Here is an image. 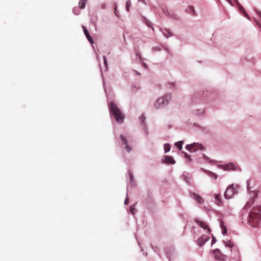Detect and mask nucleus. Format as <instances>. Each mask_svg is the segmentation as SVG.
<instances>
[{
	"mask_svg": "<svg viewBox=\"0 0 261 261\" xmlns=\"http://www.w3.org/2000/svg\"><path fill=\"white\" fill-rule=\"evenodd\" d=\"M261 207L260 206L254 207L249 214L248 222L253 227L258 225L261 219Z\"/></svg>",
	"mask_w": 261,
	"mask_h": 261,
	"instance_id": "1",
	"label": "nucleus"
},
{
	"mask_svg": "<svg viewBox=\"0 0 261 261\" xmlns=\"http://www.w3.org/2000/svg\"><path fill=\"white\" fill-rule=\"evenodd\" d=\"M110 108L111 112L115 117L117 122L118 123L123 122L124 116L116 105L114 102H111L110 104Z\"/></svg>",
	"mask_w": 261,
	"mask_h": 261,
	"instance_id": "2",
	"label": "nucleus"
},
{
	"mask_svg": "<svg viewBox=\"0 0 261 261\" xmlns=\"http://www.w3.org/2000/svg\"><path fill=\"white\" fill-rule=\"evenodd\" d=\"M170 95H165L163 97H159L154 103V107L156 109H160L161 107L166 106L171 99Z\"/></svg>",
	"mask_w": 261,
	"mask_h": 261,
	"instance_id": "3",
	"label": "nucleus"
},
{
	"mask_svg": "<svg viewBox=\"0 0 261 261\" xmlns=\"http://www.w3.org/2000/svg\"><path fill=\"white\" fill-rule=\"evenodd\" d=\"M186 148L191 152H195L198 149L202 150L203 149L202 145L198 143H194L192 144L187 145Z\"/></svg>",
	"mask_w": 261,
	"mask_h": 261,
	"instance_id": "4",
	"label": "nucleus"
},
{
	"mask_svg": "<svg viewBox=\"0 0 261 261\" xmlns=\"http://www.w3.org/2000/svg\"><path fill=\"white\" fill-rule=\"evenodd\" d=\"M234 193L235 189L232 186H230L226 189L224 193V196L227 199H230L232 197Z\"/></svg>",
	"mask_w": 261,
	"mask_h": 261,
	"instance_id": "5",
	"label": "nucleus"
},
{
	"mask_svg": "<svg viewBox=\"0 0 261 261\" xmlns=\"http://www.w3.org/2000/svg\"><path fill=\"white\" fill-rule=\"evenodd\" d=\"M162 162L169 164H174L175 163V160L171 156H165L162 160Z\"/></svg>",
	"mask_w": 261,
	"mask_h": 261,
	"instance_id": "6",
	"label": "nucleus"
},
{
	"mask_svg": "<svg viewBox=\"0 0 261 261\" xmlns=\"http://www.w3.org/2000/svg\"><path fill=\"white\" fill-rule=\"evenodd\" d=\"M214 254L216 259L224 260L226 258L225 255L222 254L219 250L215 251Z\"/></svg>",
	"mask_w": 261,
	"mask_h": 261,
	"instance_id": "7",
	"label": "nucleus"
},
{
	"mask_svg": "<svg viewBox=\"0 0 261 261\" xmlns=\"http://www.w3.org/2000/svg\"><path fill=\"white\" fill-rule=\"evenodd\" d=\"M209 239V237L205 235H203L200 238H199L198 239L197 243L199 246H201L205 243V242H206Z\"/></svg>",
	"mask_w": 261,
	"mask_h": 261,
	"instance_id": "8",
	"label": "nucleus"
},
{
	"mask_svg": "<svg viewBox=\"0 0 261 261\" xmlns=\"http://www.w3.org/2000/svg\"><path fill=\"white\" fill-rule=\"evenodd\" d=\"M195 222L199 224L200 227L203 229H207V232H210V229L208 227L207 225L205 223V222L201 221L199 219H195Z\"/></svg>",
	"mask_w": 261,
	"mask_h": 261,
	"instance_id": "9",
	"label": "nucleus"
},
{
	"mask_svg": "<svg viewBox=\"0 0 261 261\" xmlns=\"http://www.w3.org/2000/svg\"><path fill=\"white\" fill-rule=\"evenodd\" d=\"M120 138L122 141V143L125 145V149L127 151L129 152L131 150V148L128 145L127 141L126 138L123 135H120Z\"/></svg>",
	"mask_w": 261,
	"mask_h": 261,
	"instance_id": "10",
	"label": "nucleus"
},
{
	"mask_svg": "<svg viewBox=\"0 0 261 261\" xmlns=\"http://www.w3.org/2000/svg\"><path fill=\"white\" fill-rule=\"evenodd\" d=\"M82 28L83 29V31H84V34L85 35V36H86L87 39L88 40V41L90 42V43L91 44H93L94 43V41L93 40V39L92 38V37L90 36L88 31L87 30V29H86V28L84 26H82Z\"/></svg>",
	"mask_w": 261,
	"mask_h": 261,
	"instance_id": "11",
	"label": "nucleus"
},
{
	"mask_svg": "<svg viewBox=\"0 0 261 261\" xmlns=\"http://www.w3.org/2000/svg\"><path fill=\"white\" fill-rule=\"evenodd\" d=\"M192 196L193 198L197 200L199 203H202L203 202V199L201 197L200 195L195 193L192 194Z\"/></svg>",
	"mask_w": 261,
	"mask_h": 261,
	"instance_id": "12",
	"label": "nucleus"
},
{
	"mask_svg": "<svg viewBox=\"0 0 261 261\" xmlns=\"http://www.w3.org/2000/svg\"><path fill=\"white\" fill-rule=\"evenodd\" d=\"M215 201L218 205H221L222 204V202L220 199V196L219 194L215 195Z\"/></svg>",
	"mask_w": 261,
	"mask_h": 261,
	"instance_id": "13",
	"label": "nucleus"
},
{
	"mask_svg": "<svg viewBox=\"0 0 261 261\" xmlns=\"http://www.w3.org/2000/svg\"><path fill=\"white\" fill-rule=\"evenodd\" d=\"M235 166L233 164L229 163L225 165L224 169L228 170H235Z\"/></svg>",
	"mask_w": 261,
	"mask_h": 261,
	"instance_id": "14",
	"label": "nucleus"
},
{
	"mask_svg": "<svg viewBox=\"0 0 261 261\" xmlns=\"http://www.w3.org/2000/svg\"><path fill=\"white\" fill-rule=\"evenodd\" d=\"M87 0H80L79 3V7L81 9H84L85 7Z\"/></svg>",
	"mask_w": 261,
	"mask_h": 261,
	"instance_id": "15",
	"label": "nucleus"
},
{
	"mask_svg": "<svg viewBox=\"0 0 261 261\" xmlns=\"http://www.w3.org/2000/svg\"><path fill=\"white\" fill-rule=\"evenodd\" d=\"M182 143H183L182 141H178L175 143V145L177 146V147L178 148V149L179 150H181L182 149Z\"/></svg>",
	"mask_w": 261,
	"mask_h": 261,
	"instance_id": "16",
	"label": "nucleus"
},
{
	"mask_svg": "<svg viewBox=\"0 0 261 261\" xmlns=\"http://www.w3.org/2000/svg\"><path fill=\"white\" fill-rule=\"evenodd\" d=\"M170 148H171V146L169 144H165L164 145L165 152L166 153V152H169L170 150Z\"/></svg>",
	"mask_w": 261,
	"mask_h": 261,
	"instance_id": "17",
	"label": "nucleus"
},
{
	"mask_svg": "<svg viewBox=\"0 0 261 261\" xmlns=\"http://www.w3.org/2000/svg\"><path fill=\"white\" fill-rule=\"evenodd\" d=\"M225 246L229 248H232L233 246V244L230 241L225 242Z\"/></svg>",
	"mask_w": 261,
	"mask_h": 261,
	"instance_id": "18",
	"label": "nucleus"
},
{
	"mask_svg": "<svg viewBox=\"0 0 261 261\" xmlns=\"http://www.w3.org/2000/svg\"><path fill=\"white\" fill-rule=\"evenodd\" d=\"M239 9H240V10L244 14V16L246 17H248L247 14L246 12L245 11V10L244 9V8L242 6H241L239 7Z\"/></svg>",
	"mask_w": 261,
	"mask_h": 261,
	"instance_id": "19",
	"label": "nucleus"
},
{
	"mask_svg": "<svg viewBox=\"0 0 261 261\" xmlns=\"http://www.w3.org/2000/svg\"><path fill=\"white\" fill-rule=\"evenodd\" d=\"M221 227H222V232L223 234H225L227 233V228L225 226H224L223 225V223L221 224Z\"/></svg>",
	"mask_w": 261,
	"mask_h": 261,
	"instance_id": "20",
	"label": "nucleus"
},
{
	"mask_svg": "<svg viewBox=\"0 0 261 261\" xmlns=\"http://www.w3.org/2000/svg\"><path fill=\"white\" fill-rule=\"evenodd\" d=\"M188 10L190 12V13H192L193 15L195 14V11L193 7L190 6L188 8Z\"/></svg>",
	"mask_w": 261,
	"mask_h": 261,
	"instance_id": "21",
	"label": "nucleus"
},
{
	"mask_svg": "<svg viewBox=\"0 0 261 261\" xmlns=\"http://www.w3.org/2000/svg\"><path fill=\"white\" fill-rule=\"evenodd\" d=\"M130 5H131L130 1H126V10H127V11H129V8L130 6Z\"/></svg>",
	"mask_w": 261,
	"mask_h": 261,
	"instance_id": "22",
	"label": "nucleus"
},
{
	"mask_svg": "<svg viewBox=\"0 0 261 261\" xmlns=\"http://www.w3.org/2000/svg\"><path fill=\"white\" fill-rule=\"evenodd\" d=\"M140 120L142 122V125H144V121L145 119V117L144 115H141V117H139Z\"/></svg>",
	"mask_w": 261,
	"mask_h": 261,
	"instance_id": "23",
	"label": "nucleus"
},
{
	"mask_svg": "<svg viewBox=\"0 0 261 261\" xmlns=\"http://www.w3.org/2000/svg\"><path fill=\"white\" fill-rule=\"evenodd\" d=\"M135 211V208H134V206H130L129 211L131 212L132 214H134Z\"/></svg>",
	"mask_w": 261,
	"mask_h": 261,
	"instance_id": "24",
	"label": "nucleus"
},
{
	"mask_svg": "<svg viewBox=\"0 0 261 261\" xmlns=\"http://www.w3.org/2000/svg\"><path fill=\"white\" fill-rule=\"evenodd\" d=\"M252 204V201H251V202L249 201L245 205V208H247L248 207H250Z\"/></svg>",
	"mask_w": 261,
	"mask_h": 261,
	"instance_id": "25",
	"label": "nucleus"
},
{
	"mask_svg": "<svg viewBox=\"0 0 261 261\" xmlns=\"http://www.w3.org/2000/svg\"><path fill=\"white\" fill-rule=\"evenodd\" d=\"M184 154H185V156L186 158H187V159H190V156L186 152H184Z\"/></svg>",
	"mask_w": 261,
	"mask_h": 261,
	"instance_id": "26",
	"label": "nucleus"
},
{
	"mask_svg": "<svg viewBox=\"0 0 261 261\" xmlns=\"http://www.w3.org/2000/svg\"><path fill=\"white\" fill-rule=\"evenodd\" d=\"M128 203V198L127 197H126L124 201V204L126 205Z\"/></svg>",
	"mask_w": 261,
	"mask_h": 261,
	"instance_id": "27",
	"label": "nucleus"
},
{
	"mask_svg": "<svg viewBox=\"0 0 261 261\" xmlns=\"http://www.w3.org/2000/svg\"><path fill=\"white\" fill-rule=\"evenodd\" d=\"M103 60H104V63L106 65V66H107V59L106 57H103Z\"/></svg>",
	"mask_w": 261,
	"mask_h": 261,
	"instance_id": "28",
	"label": "nucleus"
},
{
	"mask_svg": "<svg viewBox=\"0 0 261 261\" xmlns=\"http://www.w3.org/2000/svg\"><path fill=\"white\" fill-rule=\"evenodd\" d=\"M216 240L215 238H213V240H212V244H213V243H214L215 242H216Z\"/></svg>",
	"mask_w": 261,
	"mask_h": 261,
	"instance_id": "29",
	"label": "nucleus"
},
{
	"mask_svg": "<svg viewBox=\"0 0 261 261\" xmlns=\"http://www.w3.org/2000/svg\"><path fill=\"white\" fill-rule=\"evenodd\" d=\"M150 23H151V22H149V21H148V22H147V23H146V24H147V25L148 26L150 27Z\"/></svg>",
	"mask_w": 261,
	"mask_h": 261,
	"instance_id": "30",
	"label": "nucleus"
},
{
	"mask_svg": "<svg viewBox=\"0 0 261 261\" xmlns=\"http://www.w3.org/2000/svg\"><path fill=\"white\" fill-rule=\"evenodd\" d=\"M259 15L260 16V17H261V13L259 12Z\"/></svg>",
	"mask_w": 261,
	"mask_h": 261,
	"instance_id": "31",
	"label": "nucleus"
}]
</instances>
